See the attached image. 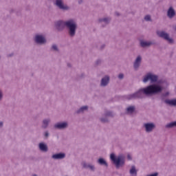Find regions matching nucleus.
<instances>
[{
    "label": "nucleus",
    "instance_id": "1",
    "mask_svg": "<svg viewBox=\"0 0 176 176\" xmlns=\"http://www.w3.org/2000/svg\"><path fill=\"white\" fill-rule=\"evenodd\" d=\"M150 85L144 88H140L136 92L126 96L127 100H135L137 98H144L145 96H152V94H159L162 93L168 86V82L165 79H160L159 76L152 72H148L143 76V83Z\"/></svg>",
    "mask_w": 176,
    "mask_h": 176
},
{
    "label": "nucleus",
    "instance_id": "2",
    "mask_svg": "<svg viewBox=\"0 0 176 176\" xmlns=\"http://www.w3.org/2000/svg\"><path fill=\"white\" fill-rule=\"evenodd\" d=\"M55 27L58 31H63L66 27L69 36L74 38L76 35L78 22L75 19H69L66 21L60 20L55 23Z\"/></svg>",
    "mask_w": 176,
    "mask_h": 176
},
{
    "label": "nucleus",
    "instance_id": "3",
    "mask_svg": "<svg viewBox=\"0 0 176 176\" xmlns=\"http://www.w3.org/2000/svg\"><path fill=\"white\" fill-rule=\"evenodd\" d=\"M110 160L113 162L116 168H120V167H123V166H124V164L126 163V160H124V156L123 155V154H120L116 156L115 153H112L110 155Z\"/></svg>",
    "mask_w": 176,
    "mask_h": 176
},
{
    "label": "nucleus",
    "instance_id": "4",
    "mask_svg": "<svg viewBox=\"0 0 176 176\" xmlns=\"http://www.w3.org/2000/svg\"><path fill=\"white\" fill-rule=\"evenodd\" d=\"M157 35L160 38H162L164 41H167L169 45H174V38L170 36V34L167 33L166 31L158 30L157 31Z\"/></svg>",
    "mask_w": 176,
    "mask_h": 176
},
{
    "label": "nucleus",
    "instance_id": "5",
    "mask_svg": "<svg viewBox=\"0 0 176 176\" xmlns=\"http://www.w3.org/2000/svg\"><path fill=\"white\" fill-rule=\"evenodd\" d=\"M34 41L36 45H46L47 43V40L46 36L42 34H36L34 36Z\"/></svg>",
    "mask_w": 176,
    "mask_h": 176
},
{
    "label": "nucleus",
    "instance_id": "6",
    "mask_svg": "<svg viewBox=\"0 0 176 176\" xmlns=\"http://www.w3.org/2000/svg\"><path fill=\"white\" fill-rule=\"evenodd\" d=\"M54 5L60 10L68 11L71 10V7L64 3V0H55Z\"/></svg>",
    "mask_w": 176,
    "mask_h": 176
},
{
    "label": "nucleus",
    "instance_id": "7",
    "mask_svg": "<svg viewBox=\"0 0 176 176\" xmlns=\"http://www.w3.org/2000/svg\"><path fill=\"white\" fill-rule=\"evenodd\" d=\"M143 129L145 133L149 134L151 133H153V130L156 129V124L152 122H144L143 124Z\"/></svg>",
    "mask_w": 176,
    "mask_h": 176
},
{
    "label": "nucleus",
    "instance_id": "8",
    "mask_svg": "<svg viewBox=\"0 0 176 176\" xmlns=\"http://www.w3.org/2000/svg\"><path fill=\"white\" fill-rule=\"evenodd\" d=\"M69 127V122L68 121L58 122L54 125L56 130H67Z\"/></svg>",
    "mask_w": 176,
    "mask_h": 176
},
{
    "label": "nucleus",
    "instance_id": "9",
    "mask_svg": "<svg viewBox=\"0 0 176 176\" xmlns=\"http://www.w3.org/2000/svg\"><path fill=\"white\" fill-rule=\"evenodd\" d=\"M111 80V76L109 75H105L100 80V87H107L109 85V82Z\"/></svg>",
    "mask_w": 176,
    "mask_h": 176
},
{
    "label": "nucleus",
    "instance_id": "10",
    "mask_svg": "<svg viewBox=\"0 0 176 176\" xmlns=\"http://www.w3.org/2000/svg\"><path fill=\"white\" fill-rule=\"evenodd\" d=\"M50 123H52V118H46L43 119L41 122V129L46 130V129L50 126Z\"/></svg>",
    "mask_w": 176,
    "mask_h": 176
},
{
    "label": "nucleus",
    "instance_id": "11",
    "mask_svg": "<svg viewBox=\"0 0 176 176\" xmlns=\"http://www.w3.org/2000/svg\"><path fill=\"white\" fill-rule=\"evenodd\" d=\"M109 116H112V112L106 111L103 117L100 118V120L102 123H108L109 122Z\"/></svg>",
    "mask_w": 176,
    "mask_h": 176
},
{
    "label": "nucleus",
    "instance_id": "12",
    "mask_svg": "<svg viewBox=\"0 0 176 176\" xmlns=\"http://www.w3.org/2000/svg\"><path fill=\"white\" fill-rule=\"evenodd\" d=\"M67 155L65 153H58L53 154L52 155V159L53 160H63L65 157H66Z\"/></svg>",
    "mask_w": 176,
    "mask_h": 176
},
{
    "label": "nucleus",
    "instance_id": "13",
    "mask_svg": "<svg viewBox=\"0 0 176 176\" xmlns=\"http://www.w3.org/2000/svg\"><path fill=\"white\" fill-rule=\"evenodd\" d=\"M141 61H142V56H138L133 63V67L135 69H138L141 65Z\"/></svg>",
    "mask_w": 176,
    "mask_h": 176
},
{
    "label": "nucleus",
    "instance_id": "14",
    "mask_svg": "<svg viewBox=\"0 0 176 176\" xmlns=\"http://www.w3.org/2000/svg\"><path fill=\"white\" fill-rule=\"evenodd\" d=\"M111 17L107 16V17H103L100 18L98 20L99 24H101V25H107L109 23H111Z\"/></svg>",
    "mask_w": 176,
    "mask_h": 176
},
{
    "label": "nucleus",
    "instance_id": "15",
    "mask_svg": "<svg viewBox=\"0 0 176 176\" xmlns=\"http://www.w3.org/2000/svg\"><path fill=\"white\" fill-rule=\"evenodd\" d=\"M175 10H174V8L170 7L167 10V16L168 19H174L175 17Z\"/></svg>",
    "mask_w": 176,
    "mask_h": 176
},
{
    "label": "nucleus",
    "instance_id": "16",
    "mask_svg": "<svg viewBox=\"0 0 176 176\" xmlns=\"http://www.w3.org/2000/svg\"><path fill=\"white\" fill-rule=\"evenodd\" d=\"M152 45H155V43L153 41H140V46L142 47H149V46H152Z\"/></svg>",
    "mask_w": 176,
    "mask_h": 176
},
{
    "label": "nucleus",
    "instance_id": "17",
    "mask_svg": "<svg viewBox=\"0 0 176 176\" xmlns=\"http://www.w3.org/2000/svg\"><path fill=\"white\" fill-rule=\"evenodd\" d=\"M38 148L41 152H47L49 151V147H47V144L45 142H40L38 144Z\"/></svg>",
    "mask_w": 176,
    "mask_h": 176
},
{
    "label": "nucleus",
    "instance_id": "18",
    "mask_svg": "<svg viewBox=\"0 0 176 176\" xmlns=\"http://www.w3.org/2000/svg\"><path fill=\"white\" fill-rule=\"evenodd\" d=\"M129 174L131 176H137L138 174V170H137V167L135 165H132L129 169Z\"/></svg>",
    "mask_w": 176,
    "mask_h": 176
},
{
    "label": "nucleus",
    "instance_id": "19",
    "mask_svg": "<svg viewBox=\"0 0 176 176\" xmlns=\"http://www.w3.org/2000/svg\"><path fill=\"white\" fill-rule=\"evenodd\" d=\"M164 102L166 105H169L170 107H176V98L166 99Z\"/></svg>",
    "mask_w": 176,
    "mask_h": 176
},
{
    "label": "nucleus",
    "instance_id": "20",
    "mask_svg": "<svg viewBox=\"0 0 176 176\" xmlns=\"http://www.w3.org/2000/svg\"><path fill=\"white\" fill-rule=\"evenodd\" d=\"M135 111V106H129L126 109V113L127 115H133Z\"/></svg>",
    "mask_w": 176,
    "mask_h": 176
},
{
    "label": "nucleus",
    "instance_id": "21",
    "mask_svg": "<svg viewBox=\"0 0 176 176\" xmlns=\"http://www.w3.org/2000/svg\"><path fill=\"white\" fill-rule=\"evenodd\" d=\"M98 164H100V166H104L105 167H108V163L104 158H99L98 160Z\"/></svg>",
    "mask_w": 176,
    "mask_h": 176
},
{
    "label": "nucleus",
    "instance_id": "22",
    "mask_svg": "<svg viewBox=\"0 0 176 176\" xmlns=\"http://www.w3.org/2000/svg\"><path fill=\"white\" fill-rule=\"evenodd\" d=\"M89 110L88 106H82L77 110V113H83Z\"/></svg>",
    "mask_w": 176,
    "mask_h": 176
},
{
    "label": "nucleus",
    "instance_id": "23",
    "mask_svg": "<svg viewBox=\"0 0 176 176\" xmlns=\"http://www.w3.org/2000/svg\"><path fill=\"white\" fill-rule=\"evenodd\" d=\"M51 50L53 52H58V46L56 44H53L51 47Z\"/></svg>",
    "mask_w": 176,
    "mask_h": 176
},
{
    "label": "nucleus",
    "instance_id": "24",
    "mask_svg": "<svg viewBox=\"0 0 176 176\" xmlns=\"http://www.w3.org/2000/svg\"><path fill=\"white\" fill-rule=\"evenodd\" d=\"M87 168H89L91 170V171H96V166L94 165H92L91 164H88V166Z\"/></svg>",
    "mask_w": 176,
    "mask_h": 176
},
{
    "label": "nucleus",
    "instance_id": "25",
    "mask_svg": "<svg viewBox=\"0 0 176 176\" xmlns=\"http://www.w3.org/2000/svg\"><path fill=\"white\" fill-rule=\"evenodd\" d=\"M44 138H49L50 133H49V131H45L43 133Z\"/></svg>",
    "mask_w": 176,
    "mask_h": 176
},
{
    "label": "nucleus",
    "instance_id": "26",
    "mask_svg": "<svg viewBox=\"0 0 176 176\" xmlns=\"http://www.w3.org/2000/svg\"><path fill=\"white\" fill-rule=\"evenodd\" d=\"M145 21H152V18L151 17V15H146L144 16Z\"/></svg>",
    "mask_w": 176,
    "mask_h": 176
},
{
    "label": "nucleus",
    "instance_id": "27",
    "mask_svg": "<svg viewBox=\"0 0 176 176\" xmlns=\"http://www.w3.org/2000/svg\"><path fill=\"white\" fill-rule=\"evenodd\" d=\"M2 100H3V91L0 88V101H2Z\"/></svg>",
    "mask_w": 176,
    "mask_h": 176
},
{
    "label": "nucleus",
    "instance_id": "28",
    "mask_svg": "<svg viewBox=\"0 0 176 176\" xmlns=\"http://www.w3.org/2000/svg\"><path fill=\"white\" fill-rule=\"evenodd\" d=\"M81 164L84 168H87L88 166H89V163H87L85 162H82Z\"/></svg>",
    "mask_w": 176,
    "mask_h": 176
},
{
    "label": "nucleus",
    "instance_id": "29",
    "mask_svg": "<svg viewBox=\"0 0 176 176\" xmlns=\"http://www.w3.org/2000/svg\"><path fill=\"white\" fill-rule=\"evenodd\" d=\"M126 159H127L128 160H133V156L131 155V154L128 153V154L126 155Z\"/></svg>",
    "mask_w": 176,
    "mask_h": 176
},
{
    "label": "nucleus",
    "instance_id": "30",
    "mask_svg": "<svg viewBox=\"0 0 176 176\" xmlns=\"http://www.w3.org/2000/svg\"><path fill=\"white\" fill-rule=\"evenodd\" d=\"M118 78H119L120 79H123V78H124V75H123V74H120L118 75Z\"/></svg>",
    "mask_w": 176,
    "mask_h": 176
},
{
    "label": "nucleus",
    "instance_id": "31",
    "mask_svg": "<svg viewBox=\"0 0 176 176\" xmlns=\"http://www.w3.org/2000/svg\"><path fill=\"white\" fill-rule=\"evenodd\" d=\"M3 127V122H0V129H2Z\"/></svg>",
    "mask_w": 176,
    "mask_h": 176
},
{
    "label": "nucleus",
    "instance_id": "32",
    "mask_svg": "<svg viewBox=\"0 0 176 176\" xmlns=\"http://www.w3.org/2000/svg\"><path fill=\"white\" fill-rule=\"evenodd\" d=\"M104 47H105V45H102L101 47H100V49H104Z\"/></svg>",
    "mask_w": 176,
    "mask_h": 176
},
{
    "label": "nucleus",
    "instance_id": "33",
    "mask_svg": "<svg viewBox=\"0 0 176 176\" xmlns=\"http://www.w3.org/2000/svg\"><path fill=\"white\" fill-rule=\"evenodd\" d=\"M116 16H120V13H119V12H116Z\"/></svg>",
    "mask_w": 176,
    "mask_h": 176
},
{
    "label": "nucleus",
    "instance_id": "34",
    "mask_svg": "<svg viewBox=\"0 0 176 176\" xmlns=\"http://www.w3.org/2000/svg\"><path fill=\"white\" fill-rule=\"evenodd\" d=\"M168 94H170V93H168V92L165 93L166 96H168Z\"/></svg>",
    "mask_w": 176,
    "mask_h": 176
},
{
    "label": "nucleus",
    "instance_id": "35",
    "mask_svg": "<svg viewBox=\"0 0 176 176\" xmlns=\"http://www.w3.org/2000/svg\"><path fill=\"white\" fill-rule=\"evenodd\" d=\"M79 3H82V1H79Z\"/></svg>",
    "mask_w": 176,
    "mask_h": 176
},
{
    "label": "nucleus",
    "instance_id": "36",
    "mask_svg": "<svg viewBox=\"0 0 176 176\" xmlns=\"http://www.w3.org/2000/svg\"><path fill=\"white\" fill-rule=\"evenodd\" d=\"M34 176H36V175H34Z\"/></svg>",
    "mask_w": 176,
    "mask_h": 176
}]
</instances>
